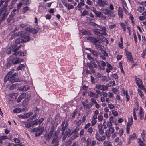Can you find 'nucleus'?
I'll list each match as a JSON object with an SVG mask.
<instances>
[{"mask_svg":"<svg viewBox=\"0 0 146 146\" xmlns=\"http://www.w3.org/2000/svg\"><path fill=\"white\" fill-rule=\"evenodd\" d=\"M101 11L102 13L106 15L111 16L113 13L114 12L108 9L102 8L101 9Z\"/></svg>","mask_w":146,"mask_h":146,"instance_id":"obj_1","label":"nucleus"},{"mask_svg":"<svg viewBox=\"0 0 146 146\" xmlns=\"http://www.w3.org/2000/svg\"><path fill=\"white\" fill-rule=\"evenodd\" d=\"M18 74L17 73H15L10 76L9 81L11 83H13L15 82H17L19 81V79L17 77H16L17 76Z\"/></svg>","mask_w":146,"mask_h":146,"instance_id":"obj_2","label":"nucleus"},{"mask_svg":"<svg viewBox=\"0 0 146 146\" xmlns=\"http://www.w3.org/2000/svg\"><path fill=\"white\" fill-rule=\"evenodd\" d=\"M95 14L96 17L101 18L102 20H105L106 19V17L103 14L101 11H97Z\"/></svg>","mask_w":146,"mask_h":146,"instance_id":"obj_3","label":"nucleus"},{"mask_svg":"<svg viewBox=\"0 0 146 146\" xmlns=\"http://www.w3.org/2000/svg\"><path fill=\"white\" fill-rule=\"evenodd\" d=\"M17 11V9H15L13 10L11 14L9 15L8 18L7 19V21L8 22H9L13 18L16 14L15 12Z\"/></svg>","mask_w":146,"mask_h":146,"instance_id":"obj_4","label":"nucleus"},{"mask_svg":"<svg viewBox=\"0 0 146 146\" xmlns=\"http://www.w3.org/2000/svg\"><path fill=\"white\" fill-rule=\"evenodd\" d=\"M126 55L127 57V59L131 62H133V58L131 53L127 51L126 52Z\"/></svg>","mask_w":146,"mask_h":146,"instance_id":"obj_5","label":"nucleus"},{"mask_svg":"<svg viewBox=\"0 0 146 146\" xmlns=\"http://www.w3.org/2000/svg\"><path fill=\"white\" fill-rule=\"evenodd\" d=\"M33 130L36 132V136L40 135L43 132L42 130L40 129V127L34 129Z\"/></svg>","mask_w":146,"mask_h":146,"instance_id":"obj_6","label":"nucleus"},{"mask_svg":"<svg viewBox=\"0 0 146 146\" xmlns=\"http://www.w3.org/2000/svg\"><path fill=\"white\" fill-rule=\"evenodd\" d=\"M96 87L97 89L103 91L106 90L108 89L107 86L104 85L97 84L96 85Z\"/></svg>","mask_w":146,"mask_h":146,"instance_id":"obj_7","label":"nucleus"},{"mask_svg":"<svg viewBox=\"0 0 146 146\" xmlns=\"http://www.w3.org/2000/svg\"><path fill=\"white\" fill-rule=\"evenodd\" d=\"M98 133L100 135H102L104 133V129H103L102 124H99L98 125Z\"/></svg>","mask_w":146,"mask_h":146,"instance_id":"obj_8","label":"nucleus"},{"mask_svg":"<svg viewBox=\"0 0 146 146\" xmlns=\"http://www.w3.org/2000/svg\"><path fill=\"white\" fill-rule=\"evenodd\" d=\"M25 30L33 34H36L38 31V30L36 29L31 28H26Z\"/></svg>","mask_w":146,"mask_h":146,"instance_id":"obj_9","label":"nucleus"},{"mask_svg":"<svg viewBox=\"0 0 146 146\" xmlns=\"http://www.w3.org/2000/svg\"><path fill=\"white\" fill-rule=\"evenodd\" d=\"M23 59H20L19 58L17 57L15 59H13L11 60L13 63L14 64H16L23 61Z\"/></svg>","mask_w":146,"mask_h":146,"instance_id":"obj_10","label":"nucleus"},{"mask_svg":"<svg viewBox=\"0 0 146 146\" xmlns=\"http://www.w3.org/2000/svg\"><path fill=\"white\" fill-rule=\"evenodd\" d=\"M136 82L138 87L140 89H142L144 86L142 85V81L141 79L139 78H137L136 79Z\"/></svg>","mask_w":146,"mask_h":146,"instance_id":"obj_11","label":"nucleus"},{"mask_svg":"<svg viewBox=\"0 0 146 146\" xmlns=\"http://www.w3.org/2000/svg\"><path fill=\"white\" fill-rule=\"evenodd\" d=\"M23 42H26L30 40V38L27 35H25L21 37Z\"/></svg>","mask_w":146,"mask_h":146,"instance_id":"obj_12","label":"nucleus"},{"mask_svg":"<svg viewBox=\"0 0 146 146\" xmlns=\"http://www.w3.org/2000/svg\"><path fill=\"white\" fill-rule=\"evenodd\" d=\"M97 3L100 6L102 7L104 6L106 4L105 1L102 0H98Z\"/></svg>","mask_w":146,"mask_h":146,"instance_id":"obj_13","label":"nucleus"},{"mask_svg":"<svg viewBox=\"0 0 146 146\" xmlns=\"http://www.w3.org/2000/svg\"><path fill=\"white\" fill-rule=\"evenodd\" d=\"M87 66L89 67V69L92 73H95V70L92 65L90 63H87Z\"/></svg>","mask_w":146,"mask_h":146,"instance_id":"obj_14","label":"nucleus"},{"mask_svg":"<svg viewBox=\"0 0 146 146\" xmlns=\"http://www.w3.org/2000/svg\"><path fill=\"white\" fill-rule=\"evenodd\" d=\"M26 96V94L25 93H22L18 98L17 101V102H20L22 99H24Z\"/></svg>","mask_w":146,"mask_h":146,"instance_id":"obj_15","label":"nucleus"},{"mask_svg":"<svg viewBox=\"0 0 146 146\" xmlns=\"http://www.w3.org/2000/svg\"><path fill=\"white\" fill-rule=\"evenodd\" d=\"M65 121H64L62 123V124L61 125V127H62V135L64 134V131L65 129L66 128L67 126V123H66L65 125H64L65 124Z\"/></svg>","mask_w":146,"mask_h":146,"instance_id":"obj_16","label":"nucleus"},{"mask_svg":"<svg viewBox=\"0 0 146 146\" xmlns=\"http://www.w3.org/2000/svg\"><path fill=\"white\" fill-rule=\"evenodd\" d=\"M30 87L27 86H21L19 89V91H25L29 89Z\"/></svg>","mask_w":146,"mask_h":146,"instance_id":"obj_17","label":"nucleus"},{"mask_svg":"<svg viewBox=\"0 0 146 146\" xmlns=\"http://www.w3.org/2000/svg\"><path fill=\"white\" fill-rule=\"evenodd\" d=\"M100 28V30H101V34L103 35H106L107 33L106 32V27L102 25Z\"/></svg>","mask_w":146,"mask_h":146,"instance_id":"obj_18","label":"nucleus"},{"mask_svg":"<svg viewBox=\"0 0 146 146\" xmlns=\"http://www.w3.org/2000/svg\"><path fill=\"white\" fill-rule=\"evenodd\" d=\"M16 46L15 44L13 45L9 48H8L7 50V52L8 54H10L13 51V48H15Z\"/></svg>","mask_w":146,"mask_h":146,"instance_id":"obj_19","label":"nucleus"},{"mask_svg":"<svg viewBox=\"0 0 146 146\" xmlns=\"http://www.w3.org/2000/svg\"><path fill=\"white\" fill-rule=\"evenodd\" d=\"M58 133L57 132H56L53 136L54 138L52 141V143H54L55 142L58 141V140L57 139Z\"/></svg>","mask_w":146,"mask_h":146,"instance_id":"obj_20","label":"nucleus"},{"mask_svg":"<svg viewBox=\"0 0 146 146\" xmlns=\"http://www.w3.org/2000/svg\"><path fill=\"white\" fill-rule=\"evenodd\" d=\"M87 40L92 42L94 43V44L96 43H97L98 40L95 38L92 37H88L87 38Z\"/></svg>","mask_w":146,"mask_h":146,"instance_id":"obj_21","label":"nucleus"},{"mask_svg":"<svg viewBox=\"0 0 146 146\" xmlns=\"http://www.w3.org/2000/svg\"><path fill=\"white\" fill-rule=\"evenodd\" d=\"M53 134V131H50V132L48 133V134L46 135V136H45V137H46V141H48L52 137V135Z\"/></svg>","mask_w":146,"mask_h":146,"instance_id":"obj_22","label":"nucleus"},{"mask_svg":"<svg viewBox=\"0 0 146 146\" xmlns=\"http://www.w3.org/2000/svg\"><path fill=\"white\" fill-rule=\"evenodd\" d=\"M86 49L89 50L91 53L94 56L96 57L98 56V53L96 51L92 50L90 48H86Z\"/></svg>","mask_w":146,"mask_h":146,"instance_id":"obj_23","label":"nucleus"},{"mask_svg":"<svg viewBox=\"0 0 146 146\" xmlns=\"http://www.w3.org/2000/svg\"><path fill=\"white\" fill-rule=\"evenodd\" d=\"M123 11L122 8L119 7L118 9V14L119 16L121 18L123 17Z\"/></svg>","mask_w":146,"mask_h":146,"instance_id":"obj_24","label":"nucleus"},{"mask_svg":"<svg viewBox=\"0 0 146 146\" xmlns=\"http://www.w3.org/2000/svg\"><path fill=\"white\" fill-rule=\"evenodd\" d=\"M11 9V7H9V8L8 7L5 8L3 7L2 9L1 10V12H4L7 14H8L9 11V10Z\"/></svg>","mask_w":146,"mask_h":146,"instance_id":"obj_25","label":"nucleus"},{"mask_svg":"<svg viewBox=\"0 0 146 146\" xmlns=\"http://www.w3.org/2000/svg\"><path fill=\"white\" fill-rule=\"evenodd\" d=\"M72 134V132H70V129L66 130L65 133L64 134L66 136H68V137H69Z\"/></svg>","mask_w":146,"mask_h":146,"instance_id":"obj_26","label":"nucleus"},{"mask_svg":"<svg viewBox=\"0 0 146 146\" xmlns=\"http://www.w3.org/2000/svg\"><path fill=\"white\" fill-rule=\"evenodd\" d=\"M19 85V84L17 83L13 84L10 87L9 89L11 90L15 89L17 87H18Z\"/></svg>","mask_w":146,"mask_h":146,"instance_id":"obj_27","label":"nucleus"},{"mask_svg":"<svg viewBox=\"0 0 146 146\" xmlns=\"http://www.w3.org/2000/svg\"><path fill=\"white\" fill-rule=\"evenodd\" d=\"M96 61L97 64H99L103 67L105 66L106 65V63L103 61H99L96 60Z\"/></svg>","mask_w":146,"mask_h":146,"instance_id":"obj_28","label":"nucleus"},{"mask_svg":"<svg viewBox=\"0 0 146 146\" xmlns=\"http://www.w3.org/2000/svg\"><path fill=\"white\" fill-rule=\"evenodd\" d=\"M111 133H110L108 131V130H107L105 132V135L106 137L108 139H109L111 136Z\"/></svg>","mask_w":146,"mask_h":146,"instance_id":"obj_29","label":"nucleus"},{"mask_svg":"<svg viewBox=\"0 0 146 146\" xmlns=\"http://www.w3.org/2000/svg\"><path fill=\"white\" fill-rule=\"evenodd\" d=\"M25 68V65L23 64H20L18 67L17 68L16 70L19 71V70H22L24 69Z\"/></svg>","mask_w":146,"mask_h":146,"instance_id":"obj_30","label":"nucleus"},{"mask_svg":"<svg viewBox=\"0 0 146 146\" xmlns=\"http://www.w3.org/2000/svg\"><path fill=\"white\" fill-rule=\"evenodd\" d=\"M94 44L95 45L96 48L100 50H102V46L100 45V43L97 44V43H96Z\"/></svg>","mask_w":146,"mask_h":146,"instance_id":"obj_31","label":"nucleus"},{"mask_svg":"<svg viewBox=\"0 0 146 146\" xmlns=\"http://www.w3.org/2000/svg\"><path fill=\"white\" fill-rule=\"evenodd\" d=\"M138 140L139 143V146H145L144 143L142 141L141 139L139 138Z\"/></svg>","mask_w":146,"mask_h":146,"instance_id":"obj_32","label":"nucleus"},{"mask_svg":"<svg viewBox=\"0 0 146 146\" xmlns=\"http://www.w3.org/2000/svg\"><path fill=\"white\" fill-rule=\"evenodd\" d=\"M94 32L95 34L98 35L99 34H101V30L98 29H95L94 30Z\"/></svg>","mask_w":146,"mask_h":146,"instance_id":"obj_33","label":"nucleus"},{"mask_svg":"<svg viewBox=\"0 0 146 146\" xmlns=\"http://www.w3.org/2000/svg\"><path fill=\"white\" fill-rule=\"evenodd\" d=\"M137 137H136V134L135 133H134L133 134L130 135L129 140L130 141L131 139L134 140L136 139Z\"/></svg>","mask_w":146,"mask_h":146,"instance_id":"obj_34","label":"nucleus"},{"mask_svg":"<svg viewBox=\"0 0 146 146\" xmlns=\"http://www.w3.org/2000/svg\"><path fill=\"white\" fill-rule=\"evenodd\" d=\"M120 24L121 27L123 29L124 31H125L126 30V25L122 22H121Z\"/></svg>","mask_w":146,"mask_h":146,"instance_id":"obj_35","label":"nucleus"},{"mask_svg":"<svg viewBox=\"0 0 146 146\" xmlns=\"http://www.w3.org/2000/svg\"><path fill=\"white\" fill-rule=\"evenodd\" d=\"M33 113H27L24 114H23V116L24 118H27L31 116L32 115Z\"/></svg>","mask_w":146,"mask_h":146,"instance_id":"obj_36","label":"nucleus"},{"mask_svg":"<svg viewBox=\"0 0 146 146\" xmlns=\"http://www.w3.org/2000/svg\"><path fill=\"white\" fill-rule=\"evenodd\" d=\"M101 137V136L98 133H96L95 138L97 140L99 141H100Z\"/></svg>","mask_w":146,"mask_h":146,"instance_id":"obj_37","label":"nucleus"},{"mask_svg":"<svg viewBox=\"0 0 146 146\" xmlns=\"http://www.w3.org/2000/svg\"><path fill=\"white\" fill-rule=\"evenodd\" d=\"M21 42H23L21 37L16 39L15 40V43L19 44Z\"/></svg>","mask_w":146,"mask_h":146,"instance_id":"obj_38","label":"nucleus"},{"mask_svg":"<svg viewBox=\"0 0 146 146\" xmlns=\"http://www.w3.org/2000/svg\"><path fill=\"white\" fill-rule=\"evenodd\" d=\"M88 12L86 10H84L82 12L81 16H84L85 15H88Z\"/></svg>","mask_w":146,"mask_h":146,"instance_id":"obj_39","label":"nucleus"},{"mask_svg":"<svg viewBox=\"0 0 146 146\" xmlns=\"http://www.w3.org/2000/svg\"><path fill=\"white\" fill-rule=\"evenodd\" d=\"M133 119L132 116L131 117V119L127 123V126L131 127L132 124L133 123Z\"/></svg>","mask_w":146,"mask_h":146,"instance_id":"obj_40","label":"nucleus"},{"mask_svg":"<svg viewBox=\"0 0 146 146\" xmlns=\"http://www.w3.org/2000/svg\"><path fill=\"white\" fill-rule=\"evenodd\" d=\"M143 113V111L142 110H141L140 111L139 113V115L140 119H142L143 118L144 116Z\"/></svg>","mask_w":146,"mask_h":146,"instance_id":"obj_41","label":"nucleus"},{"mask_svg":"<svg viewBox=\"0 0 146 146\" xmlns=\"http://www.w3.org/2000/svg\"><path fill=\"white\" fill-rule=\"evenodd\" d=\"M108 130L111 134H113L114 132V128L113 127H109V129Z\"/></svg>","mask_w":146,"mask_h":146,"instance_id":"obj_42","label":"nucleus"},{"mask_svg":"<svg viewBox=\"0 0 146 146\" xmlns=\"http://www.w3.org/2000/svg\"><path fill=\"white\" fill-rule=\"evenodd\" d=\"M144 8L143 7L139 6L137 8V11L140 13H142L144 10Z\"/></svg>","mask_w":146,"mask_h":146,"instance_id":"obj_43","label":"nucleus"},{"mask_svg":"<svg viewBox=\"0 0 146 146\" xmlns=\"http://www.w3.org/2000/svg\"><path fill=\"white\" fill-rule=\"evenodd\" d=\"M32 126H33L35 125H37L39 124L37 119L35 120L34 121H33L31 122Z\"/></svg>","mask_w":146,"mask_h":146,"instance_id":"obj_44","label":"nucleus"},{"mask_svg":"<svg viewBox=\"0 0 146 146\" xmlns=\"http://www.w3.org/2000/svg\"><path fill=\"white\" fill-rule=\"evenodd\" d=\"M138 93L140 96L143 99H144V96L143 92L139 89H138Z\"/></svg>","mask_w":146,"mask_h":146,"instance_id":"obj_45","label":"nucleus"},{"mask_svg":"<svg viewBox=\"0 0 146 146\" xmlns=\"http://www.w3.org/2000/svg\"><path fill=\"white\" fill-rule=\"evenodd\" d=\"M22 5H23V3H20L18 4V5L17 6V12H18L19 11V9H20Z\"/></svg>","mask_w":146,"mask_h":146,"instance_id":"obj_46","label":"nucleus"},{"mask_svg":"<svg viewBox=\"0 0 146 146\" xmlns=\"http://www.w3.org/2000/svg\"><path fill=\"white\" fill-rule=\"evenodd\" d=\"M86 145L87 146H89L91 144V139L90 138H88L86 140Z\"/></svg>","mask_w":146,"mask_h":146,"instance_id":"obj_47","label":"nucleus"},{"mask_svg":"<svg viewBox=\"0 0 146 146\" xmlns=\"http://www.w3.org/2000/svg\"><path fill=\"white\" fill-rule=\"evenodd\" d=\"M15 70L14 69H13L11 71L9 72L7 74V75H8L9 77L11 76H12V74L14 73Z\"/></svg>","mask_w":146,"mask_h":146,"instance_id":"obj_48","label":"nucleus"},{"mask_svg":"<svg viewBox=\"0 0 146 146\" xmlns=\"http://www.w3.org/2000/svg\"><path fill=\"white\" fill-rule=\"evenodd\" d=\"M3 14L2 16L1 17V19L2 20H4L6 18L8 14H7V13L4 12H3Z\"/></svg>","mask_w":146,"mask_h":146,"instance_id":"obj_49","label":"nucleus"},{"mask_svg":"<svg viewBox=\"0 0 146 146\" xmlns=\"http://www.w3.org/2000/svg\"><path fill=\"white\" fill-rule=\"evenodd\" d=\"M146 55V49H144L141 54V56L143 58H145V56Z\"/></svg>","mask_w":146,"mask_h":146,"instance_id":"obj_50","label":"nucleus"},{"mask_svg":"<svg viewBox=\"0 0 146 146\" xmlns=\"http://www.w3.org/2000/svg\"><path fill=\"white\" fill-rule=\"evenodd\" d=\"M93 128L92 127H91L88 129V130H87V131L89 134H91L92 132H93Z\"/></svg>","mask_w":146,"mask_h":146,"instance_id":"obj_51","label":"nucleus"},{"mask_svg":"<svg viewBox=\"0 0 146 146\" xmlns=\"http://www.w3.org/2000/svg\"><path fill=\"white\" fill-rule=\"evenodd\" d=\"M88 95L90 97H94L96 95V94L93 93V92L90 91L88 93Z\"/></svg>","mask_w":146,"mask_h":146,"instance_id":"obj_52","label":"nucleus"},{"mask_svg":"<svg viewBox=\"0 0 146 146\" xmlns=\"http://www.w3.org/2000/svg\"><path fill=\"white\" fill-rule=\"evenodd\" d=\"M112 112L113 115L115 117H117L118 115V112L115 110H112Z\"/></svg>","mask_w":146,"mask_h":146,"instance_id":"obj_53","label":"nucleus"},{"mask_svg":"<svg viewBox=\"0 0 146 146\" xmlns=\"http://www.w3.org/2000/svg\"><path fill=\"white\" fill-rule=\"evenodd\" d=\"M106 64L107 68L110 70H112L113 69V68L111 65L108 62H107Z\"/></svg>","mask_w":146,"mask_h":146,"instance_id":"obj_54","label":"nucleus"},{"mask_svg":"<svg viewBox=\"0 0 146 146\" xmlns=\"http://www.w3.org/2000/svg\"><path fill=\"white\" fill-rule=\"evenodd\" d=\"M87 58L88 60H89L90 62L94 60V58L92 57L89 54H87Z\"/></svg>","mask_w":146,"mask_h":146,"instance_id":"obj_55","label":"nucleus"},{"mask_svg":"<svg viewBox=\"0 0 146 146\" xmlns=\"http://www.w3.org/2000/svg\"><path fill=\"white\" fill-rule=\"evenodd\" d=\"M108 107L111 109H114V108H115V106L114 105L111 103V104H108Z\"/></svg>","mask_w":146,"mask_h":146,"instance_id":"obj_56","label":"nucleus"},{"mask_svg":"<svg viewBox=\"0 0 146 146\" xmlns=\"http://www.w3.org/2000/svg\"><path fill=\"white\" fill-rule=\"evenodd\" d=\"M16 45V46L15 48H13V52L17 51L21 47V45H19V46H18L17 47H16L17 45Z\"/></svg>","mask_w":146,"mask_h":146,"instance_id":"obj_57","label":"nucleus"},{"mask_svg":"<svg viewBox=\"0 0 146 146\" xmlns=\"http://www.w3.org/2000/svg\"><path fill=\"white\" fill-rule=\"evenodd\" d=\"M25 123V127L27 128H29L30 127H31V126H32L31 125V122L30 123Z\"/></svg>","mask_w":146,"mask_h":146,"instance_id":"obj_58","label":"nucleus"},{"mask_svg":"<svg viewBox=\"0 0 146 146\" xmlns=\"http://www.w3.org/2000/svg\"><path fill=\"white\" fill-rule=\"evenodd\" d=\"M90 63H91L92 65H93L94 66V68H96L97 67V65L96 64L95 62H94V59L90 62Z\"/></svg>","mask_w":146,"mask_h":146,"instance_id":"obj_59","label":"nucleus"},{"mask_svg":"<svg viewBox=\"0 0 146 146\" xmlns=\"http://www.w3.org/2000/svg\"><path fill=\"white\" fill-rule=\"evenodd\" d=\"M92 106V104L91 103H90L86 105V108L87 109H89L91 108Z\"/></svg>","mask_w":146,"mask_h":146,"instance_id":"obj_60","label":"nucleus"},{"mask_svg":"<svg viewBox=\"0 0 146 146\" xmlns=\"http://www.w3.org/2000/svg\"><path fill=\"white\" fill-rule=\"evenodd\" d=\"M106 76H103L102 78V79L103 81H106L107 82L109 80V79H106Z\"/></svg>","mask_w":146,"mask_h":146,"instance_id":"obj_61","label":"nucleus"},{"mask_svg":"<svg viewBox=\"0 0 146 146\" xmlns=\"http://www.w3.org/2000/svg\"><path fill=\"white\" fill-rule=\"evenodd\" d=\"M103 119V116L102 115H99L98 116V119L99 121H102Z\"/></svg>","mask_w":146,"mask_h":146,"instance_id":"obj_62","label":"nucleus"},{"mask_svg":"<svg viewBox=\"0 0 146 146\" xmlns=\"http://www.w3.org/2000/svg\"><path fill=\"white\" fill-rule=\"evenodd\" d=\"M80 128L78 127H76L72 131V134L76 133L79 131V130H80Z\"/></svg>","mask_w":146,"mask_h":146,"instance_id":"obj_63","label":"nucleus"},{"mask_svg":"<svg viewBox=\"0 0 146 146\" xmlns=\"http://www.w3.org/2000/svg\"><path fill=\"white\" fill-rule=\"evenodd\" d=\"M110 142H108L107 141L105 140L103 143V144L105 146H108L109 144H110Z\"/></svg>","mask_w":146,"mask_h":146,"instance_id":"obj_64","label":"nucleus"}]
</instances>
